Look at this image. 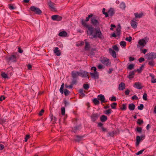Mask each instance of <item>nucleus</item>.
Returning a JSON list of instances; mask_svg holds the SVG:
<instances>
[{
  "mask_svg": "<svg viewBox=\"0 0 156 156\" xmlns=\"http://www.w3.org/2000/svg\"><path fill=\"white\" fill-rule=\"evenodd\" d=\"M64 93L66 96H67L69 94L70 92L67 89H65L64 90Z\"/></svg>",
  "mask_w": 156,
  "mask_h": 156,
  "instance_id": "obj_42",
  "label": "nucleus"
},
{
  "mask_svg": "<svg viewBox=\"0 0 156 156\" xmlns=\"http://www.w3.org/2000/svg\"><path fill=\"white\" fill-rule=\"evenodd\" d=\"M109 52L110 54L114 58H115L116 57V55L115 52L112 48H110L109 49Z\"/></svg>",
  "mask_w": 156,
  "mask_h": 156,
  "instance_id": "obj_13",
  "label": "nucleus"
},
{
  "mask_svg": "<svg viewBox=\"0 0 156 156\" xmlns=\"http://www.w3.org/2000/svg\"><path fill=\"white\" fill-rule=\"evenodd\" d=\"M1 76L3 78L6 79L8 78V76L7 74L5 72H2L1 73Z\"/></svg>",
  "mask_w": 156,
  "mask_h": 156,
  "instance_id": "obj_35",
  "label": "nucleus"
},
{
  "mask_svg": "<svg viewBox=\"0 0 156 156\" xmlns=\"http://www.w3.org/2000/svg\"><path fill=\"white\" fill-rule=\"evenodd\" d=\"M5 99V97L3 96H2L0 97V101H2Z\"/></svg>",
  "mask_w": 156,
  "mask_h": 156,
  "instance_id": "obj_64",
  "label": "nucleus"
},
{
  "mask_svg": "<svg viewBox=\"0 0 156 156\" xmlns=\"http://www.w3.org/2000/svg\"><path fill=\"white\" fill-rule=\"evenodd\" d=\"M117 103H113L111 105V107L112 109H115L116 108V106L117 105Z\"/></svg>",
  "mask_w": 156,
  "mask_h": 156,
  "instance_id": "obj_40",
  "label": "nucleus"
},
{
  "mask_svg": "<svg viewBox=\"0 0 156 156\" xmlns=\"http://www.w3.org/2000/svg\"><path fill=\"white\" fill-rule=\"evenodd\" d=\"M132 37L131 36H129V37H127L126 38L125 40L126 41H128L129 42H130L132 40Z\"/></svg>",
  "mask_w": 156,
  "mask_h": 156,
  "instance_id": "obj_52",
  "label": "nucleus"
},
{
  "mask_svg": "<svg viewBox=\"0 0 156 156\" xmlns=\"http://www.w3.org/2000/svg\"><path fill=\"white\" fill-rule=\"evenodd\" d=\"M125 87V85L124 83L121 82L119 85V90H123Z\"/></svg>",
  "mask_w": 156,
  "mask_h": 156,
  "instance_id": "obj_17",
  "label": "nucleus"
},
{
  "mask_svg": "<svg viewBox=\"0 0 156 156\" xmlns=\"http://www.w3.org/2000/svg\"><path fill=\"white\" fill-rule=\"evenodd\" d=\"M101 61L102 64L105 65L106 66H110L111 64L109 59L107 58L104 57Z\"/></svg>",
  "mask_w": 156,
  "mask_h": 156,
  "instance_id": "obj_6",
  "label": "nucleus"
},
{
  "mask_svg": "<svg viewBox=\"0 0 156 156\" xmlns=\"http://www.w3.org/2000/svg\"><path fill=\"white\" fill-rule=\"evenodd\" d=\"M88 73L86 71L82 70H80V72H79V76L83 78H89Z\"/></svg>",
  "mask_w": 156,
  "mask_h": 156,
  "instance_id": "obj_7",
  "label": "nucleus"
},
{
  "mask_svg": "<svg viewBox=\"0 0 156 156\" xmlns=\"http://www.w3.org/2000/svg\"><path fill=\"white\" fill-rule=\"evenodd\" d=\"M135 73L134 72L132 71L129 73V75L128 76V78L129 79H131L134 77V75Z\"/></svg>",
  "mask_w": 156,
  "mask_h": 156,
  "instance_id": "obj_26",
  "label": "nucleus"
},
{
  "mask_svg": "<svg viewBox=\"0 0 156 156\" xmlns=\"http://www.w3.org/2000/svg\"><path fill=\"white\" fill-rule=\"evenodd\" d=\"M77 78H72L71 83L73 85L76 84L77 82Z\"/></svg>",
  "mask_w": 156,
  "mask_h": 156,
  "instance_id": "obj_31",
  "label": "nucleus"
},
{
  "mask_svg": "<svg viewBox=\"0 0 156 156\" xmlns=\"http://www.w3.org/2000/svg\"><path fill=\"white\" fill-rule=\"evenodd\" d=\"M98 100L101 101V104L107 102V101H105V98L104 95L99 94L98 95Z\"/></svg>",
  "mask_w": 156,
  "mask_h": 156,
  "instance_id": "obj_10",
  "label": "nucleus"
},
{
  "mask_svg": "<svg viewBox=\"0 0 156 156\" xmlns=\"http://www.w3.org/2000/svg\"><path fill=\"white\" fill-rule=\"evenodd\" d=\"M51 19L53 20L60 21L62 19V17L58 15H53L51 16Z\"/></svg>",
  "mask_w": 156,
  "mask_h": 156,
  "instance_id": "obj_9",
  "label": "nucleus"
},
{
  "mask_svg": "<svg viewBox=\"0 0 156 156\" xmlns=\"http://www.w3.org/2000/svg\"><path fill=\"white\" fill-rule=\"evenodd\" d=\"M137 131L140 133H141L142 131V128L140 127H137L136 128Z\"/></svg>",
  "mask_w": 156,
  "mask_h": 156,
  "instance_id": "obj_53",
  "label": "nucleus"
},
{
  "mask_svg": "<svg viewBox=\"0 0 156 156\" xmlns=\"http://www.w3.org/2000/svg\"><path fill=\"white\" fill-rule=\"evenodd\" d=\"M115 10L111 8L108 11V13L109 16H112L115 14Z\"/></svg>",
  "mask_w": 156,
  "mask_h": 156,
  "instance_id": "obj_22",
  "label": "nucleus"
},
{
  "mask_svg": "<svg viewBox=\"0 0 156 156\" xmlns=\"http://www.w3.org/2000/svg\"><path fill=\"white\" fill-rule=\"evenodd\" d=\"M79 93L80 94V96H82V97L85 96V94L84 93V91L83 89H81L79 90Z\"/></svg>",
  "mask_w": 156,
  "mask_h": 156,
  "instance_id": "obj_32",
  "label": "nucleus"
},
{
  "mask_svg": "<svg viewBox=\"0 0 156 156\" xmlns=\"http://www.w3.org/2000/svg\"><path fill=\"white\" fill-rule=\"evenodd\" d=\"M83 136L77 135L76 136V138L75 140L76 141L79 142L83 139Z\"/></svg>",
  "mask_w": 156,
  "mask_h": 156,
  "instance_id": "obj_28",
  "label": "nucleus"
},
{
  "mask_svg": "<svg viewBox=\"0 0 156 156\" xmlns=\"http://www.w3.org/2000/svg\"><path fill=\"white\" fill-rule=\"evenodd\" d=\"M91 23L94 26H99L101 23V21L98 19L96 16H94L91 18Z\"/></svg>",
  "mask_w": 156,
  "mask_h": 156,
  "instance_id": "obj_2",
  "label": "nucleus"
},
{
  "mask_svg": "<svg viewBox=\"0 0 156 156\" xmlns=\"http://www.w3.org/2000/svg\"><path fill=\"white\" fill-rule=\"evenodd\" d=\"M148 38L146 37L143 39L139 40L138 41V44L140 46L144 47L148 42Z\"/></svg>",
  "mask_w": 156,
  "mask_h": 156,
  "instance_id": "obj_5",
  "label": "nucleus"
},
{
  "mask_svg": "<svg viewBox=\"0 0 156 156\" xmlns=\"http://www.w3.org/2000/svg\"><path fill=\"white\" fill-rule=\"evenodd\" d=\"M130 24L131 27L135 29L137 27V23L135 21H134L133 20H132L131 21Z\"/></svg>",
  "mask_w": 156,
  "mask_h": 156,
  "instance_id": "obj_18",
  "label": "nucleus"
},
{
  "mask_svg": "<svg viewBox=\"0 0 156 156\" xmlns=\"http://www.w3.org/2000/svg\"><path fill=\"white\" fill-rule=\"evenodd\" d=\"M143 15V13L142 12L139 13H138L137 12L134 13V15L136 18H141L142 17Z\"/></svg>",
  "mask_w": 156,
  "mask_h": 156,
  "instance_id": "obj_24",
  "label": "nucleus"
},
{
  "mask_svg": "<svg viewBox=\"0 0 156 156\" xmlns=\"http://www.w3.org/2000/svg\"><path fill=\"white\" fill-rule=\"evenodd\" d=\"M64 84L63 83L62 85L61 86V87L59 91L60 93L62 94H63V88H64Z\"/></svg>",
  "mask_w": 156,
  "mask_h": 156,
  "instance_id": "obj_38",
  "label": "nucleus"
},
{
  "mask_svg": "<svg viewBox=\"0 0 156 156\" xmlns=\"http://www.w3.org/2000/svg\"><path fill=\"white\" fill-rule=\"evenodd\" d=\"M98 116L97 113H93L90 116L91 120L92 122H95L98 118Z\"/></svg>",
  "mask_w": 156,
  "mask_h": 156,
  "instance_id": "obj_12",
  "label": "nucleus"
},
{
  "mask_svg": "<svg viewBox=\"0 0 156 156\" xmlns=\"http://www.w3.org/2000/svg\"><path fill=\"white\" fill-rule=\"evenodd\" d=\"M132 99L133 100H137L138 99V98L136 95H134L132 97Z\"/></svg>",
  "mask_w": 156,
  "mask_h": 156,
  "instance_id": "obj_62",
  "label": "nucleus"
},
{
  "mask_svg": "<svg viewBox=\"0 0 156 156\" xmlns=\"http://www.w3.org/2000/svg\"><path fill=\"white\" fill-rule=\"evenodd\" d=\"M8 59L9 61L12 62H15L16 61V55H12L9 57Z\"/></svg>",
  "mask_w": 156,
  "mask_h": 156,
  "instance_id": "obj_15",
  "label": "nucleus"
},
{
  "mask_svg": "<svg viewBox=\"0 0 156 156\" xmlns=\"http://www.w3.org/2000/svg\"><path fill=\"white\" fill-rule=\"evenodd\" d=\"M144 58L143 57H141L139 59V61L140 63H141L144 61Z\"/></svg>",
  "mask_w": 156,
  "mask_h": 156,
  "instance_id": "obj_60",
  "label": "nucleus"
},
{
  "mask_svg": "<svg viewBox=\"0 0 156 156\" xmlns=\"http://www.w3.org/2000/svg\"><path fill=\"white\" fill-rule=\"evenodd\" d=\"M82 25L84 28L87 29V33L91 39L98 38L103 39L104 37L100 29H96L92 26L87 24L83 20H82Z\"/></svg>",
  "mask_w": 156,
  "mask_h": 156,
  "instance_id": "obj_1",
  "label": "nucleus"
},
{
  "mask_svg": "<svg viewBox=\"0 0 156 156\" xmlns=\"http://www.w3.org/2000/svg\"><path fill=\"white\" fill-rule=\"evenodd\" d=\"M6 121L4 119H2L0 120V123L1 125H2L5 123Z\"/></svg>",
  "mask_w": 156,
  "mask_h": 156,
  "instance_id": "obj_57",
  "label": "nucleus"
},
{
  "mask_svg": "<svg viewBox=\"0 0 156 156\" xmlns=\"http://www.w3.org/2000/svg\"><path fill=\"white\" fill-rule=\"evenodd\" d=\"M114 131H112L111 132H109L108 133V134H109V135L110 136H111L112 137L114 134Z\"/></svg>",
  "mask_w": 156,
  "mask_h": 156,
  "instance_id": "obj_58",
  "label": "nucleus"
},
{
  "mask_svg": "<svg viewBox=\"0 0 156 156\" xmlns=\"http://www.w3.org/2000/svg\"><path fill=\"white\" fill-rule=\"evenodd\" d=\"M89 48V44L88 42H85V49L86 50H88Z\"/></svg>",
  "mask_w": 156,
  "mask_h": 156,
  "instance_id": "obj_36",
  "label": "nucleus"
},
{
  "mask_svg": "<svg viewBox=\"0 0 156 156\" xmlns=\"http://www.w3.org/2000/svg\"><path fill=\"white\" fill-rule=\"evenodd\" d=\"M67 34V33L66 31H63L60 32L58 34V35L62 37H65L66 36Z\"/></svg>",
  "mask_w": 156,
  "mask_h": 156,
  "instance_id": "obj_19",
  "label": "nucleus"
},
{
  "mask_svg": "<svg viewBox=\"0 0 156 156\" xmlns=\"http://www.w3.org/2000/svg\"><path fill=\"white\" fill-rule=\"evenodd\" d=\"M135 108V105L133 104H131L129 105L128 108L130 110H133Z\"/></svg>",
  "mask_w": 156,
  "mask_h": 156,
  "instance_id": "obj_25",
  "label": "nucleus"
},
{
  "mask_svg": "<svg viewBox=\"0 0 156 156\" xmlns=\"http://www.w3.org/2000/svg\"><path fill=\"white\" fill-rule=\"evenodd\" d=\"M44 109H42L39 112V115L40 116H41L43 115V114L44 113Z\"/></svg>",
  "mask_w": 156,
  "mask_h": 156,
  "instance_id": "obj_61",
  "label": "nucleus"
},
{
  "mask_svg": "<svg viewBox=\"0 0 156 156\" xmlns=\"http://www.w3.org/2000/svg\"><path fill=\"white\" fill-rule=\"evenodd\" d=\"M144 107V106L142 104H141L140 105V106H138L137 107L138 109L140 110H142L143 109Z\"/></svg>",
  "mask_w": 156,
  "mask_h": 156,
  "instance_id": "obj_45",
  "label": "nucleus"
},
{
  "mask_svg": "<svg viewBox=\"0 0 156 156\" xmlns=\"http://www.w3.org/2000/svg\"><path fill=\"white\" fill-rule=\"evenodd\" d=\"M144 151V149L142 150L139 151H138L137 153H136V154L137 155H139L140 154H141L143 151Z\"/></svg>",
  "mask_w": 156,
  "mask_h": 156,
  "instance_id": "obj_50",
  "label": "nucleus"
},
{
  "mask_svg": "<svg viewBox=\"0 0 156 156\" xmlns=\"http://www.w3.org/2000/svg\"><path fill=\"white\" fill-rule=\"evenodd\" d=\"M134 65L133 64H131L129 66L128 69L130 70H131L134 68Z\"/></svg>",
  "mask_w": 156,
  "mask_h": 156,
  "instance_id": "obj_48",
  "label": "nucleus"
},
{
  "mask_svg": "<svg viewBox=\"0 0 156 156\" xmlns=\"http://www.w3.org/2000/svg\"><path fill=\"white\" fill-rule=\"evenodd\" d=\"M120 109L122 110H125L126 109V104H123L120 107Z\"/></svg>",
  "mask_w": 156,
  "mask_h": 156,
  "instance_id": "obj_41",
  "label": "nucleus"
},
{
  "mask_svg": "<svg viewBox=\"0 0 156 156\" xmlns=\"http://www.w3.org/2000/svg\"><path fill=\"white\" fill-rule=\"evenodd\" d=\"M143 123V121L142 120H141L140 119L138 120L137 123L139 125H141Z\"/></svg>",
  "mask_w": 156,
  "mask_h": 156,
  "instance_id": "obj_51",
  "label": "nucleus"
},
{
  "mask_svg": "<svg viewBox=\"0 0 156 156\" xmlns=\"http://www.w3.org/2000/svg\"><path fill=\"white\" fill-rule=\"evenodd\" d=\"M112 111L111 109L109 108L108 109L105 111L104 113L107 115H109L112 113Z\"/></svg>",
  "mask_w": 156,
  "mask_h": 156,
  "instance_id": "obj_33",
  "label": "nucleus"
},
{
  "mask_svg": "<svg viewBox=\"0 0 156 156\" xmlns=\"http://www.w3.org/2000/svg\"><path fill=\"white\" fill-rule=\"evenodd\" d=\"M145 56L148 60L155 59L156 58V53L152 52L148 53L145 55Z\"/></svg>",
  "mask_w": 156,
  "mask_h": 156,
  "instance_id": "obj_3",
  "label": "nucleus"
},
{
  "mask_svg": "<svg viewBox=\"0 0 156 156\" xmlns=\"http://www.w3.org/2000/svg\"><path fill=\"white\" fill-rule=\"evenodd\" d=\"M133 86L134 87L138 89H141L143 87L142 83L139 82H136Z\"/></svg>",
  "mask_w": 156,
  "mask_h": 156,
  "instance_id": "obj_8",
  "label": "nucleus"
},
{
  "mask_svg": "<svg viewBox=\"0 0 156 156\" xmlns=\"http://www.w3.org/2000/svg\"><path fill=\"white\" fill-rule=\"evenodd\" d=\"M30 10L34 12L35 14L40 15L42 12L41 10L39 8L36 7L34 6H32L30 8Z\"/></svg>",
  "mask_w": 156,
  "mask_h": 156,
  "instance_id": "obj_4",
  "label": "nucleus"
},
{
  "mask_svg": "<svg viewBox=\"0 0 156 156\" xmlns=\"http://www.w3.org/2000/svg\"><path fill=\"white\" fill-rule=\"evenodd\" d=\"M130 92V90L127 89L125 91V93L126 95H128L129 94Z\"/></svg>",
  "mask_w": 156,
  "mask_h": 156,
  "instance_id": "obj_63",
  "label": "nucleus"
},
{
  "mask_svg": "<svg viewBox=\"0 0 156 156\" xmlns=\"http://www.w3.org/2000/svg\"><path fill=\"white\" fill-rule=\"evenodd\" d=\"M148 64L151 66H153L154 65V62L153 60L149 61L148 62Z\"/></svg>",
  "mask_w": 156,
  "mask_h": 156,
  "instance_id": "obj_44",
  "label": "nucleus"
},
{
  "mask_svg": "<svg viewBox=\"0 0 156 156\" xmlns=\"http://www.w3.org/2000/svg\"><path fill=\"white\" fill-rule=\"evenodd\" d=\"M73 84H72L71 83V84L69 86L67 85L66 84L65 85L66 87L67 88H72L73 87Z\"/></svg>",
  "mask_w": 156,
  "mask_h": 156,
  "instance_id": "obj_55",
  "label": "nucleus"
},
{
  "mask_svg": "<svg viewBox=\"0 0 156 156\" xmlns=\"http://www.w3.org/2000/svg\"><path fill=\"white\" fill-rule=\"evenodd\" d=\"M65 113V109L64 107H62L61 108V113L62 115H64Z\"/></svg>",
  "mask_w": 156,
  "mask_h": 156,
  "instance_id": "obj_46",
  "label": "nucleus"
},
{
  "mask_svg": "<svg viewBox=\"0 0 156 156\" xmlns=\"http://www.w3.org/2000/svg\"><path fill=\"white\" fill-rule=\"evenodd\" d=\"M9 8L11 10L14 9L15 8L12 4L9 5Z\"/></svg>",
  "mask_w": 156,
  "mask_h": 156,
  "instance_id": "obj_54",
  "label": "nucleus"
},
{
  "mask_svg": "<svg viewBox=\"0 0 156 156\" xmlns=\"http://www.w3.org/2000/svg\"><path fill=\"white\" fill-rule=\"evenodd\" d=\"M54 52L57 56H60L61 55V52L60 51L58 50V47H56L54 49Z\"/></svg>",
  "mask_w": 156,
  "mask_h": 156,
  "instance_id": "obj_20",
  "label": "nucleus"
},
{
  "mask_svg": "<svg viewBox=\"0 0 156 156\" xmlns=\"http://www.w3.org/2000/svg\"><path fill=\"white\" fill-rule=\"evenodd\" d=\"M93 102L96 105H98L100 103L99 101L96 98H95L93 100Z\"/></svg>",
  "mask_w": 156,
  "mask_h": 156,
  "instance_id": "obj_34",
  "label": "nucleus"
},
{
  "mask_svg": "<svg viewBox=\"0 0 156 156\" xmlns=\"http://www.w3.org/2000/svg\"><path fill=\"white\" fill-rule=\"evenodd\" d=\"M150 76L151 77V82L152 83H156V79L154 78V75L151 73L150 74Z\"/></svg>",
  "mask_w": 156,
  "mask_h": 156,
  "instance_id": "obj_27",
  "label": "nucleus"
},
{
  "mask_svg": "<svg viewBox=\"0 0 156 156\" xmlns=\"http://www.w3.org/2000/svg\"><path fill=\"white\" fill-rule=\"evenodd\" d=\"M126 42L124 41H122L120 43V45L124 47L126 46Z\"/></svg>",
  "mask_w": 156,
  "mask_h": 156,
  "instance_id": "obj_43",
  "label": "nucleus"
},
{
  "mask_svg": "<svg viewBox=\"0 0 156 156\" xmlns=\"http://www.w3.org/2000/svg\"><path fill=\"white\" fill-rule=\"evenodd\" d=\"M93 16V15L92 14H90V15H88V17H87L86 18V19L85 20H83V19H82L81 20V22H82V20H83L85 21V22L86 23V22H87V21H89V19L90 18L92 17Z\"/></svg>",
  "mask_w": 156,
  "mask_h": 156,
  "instance_id": "obj_30",
  "label": "nucleus"
},
{
  "mask_svg": "<svg viewBox=\"0 0 156 156\" xmlns=\"http://www.w3.org/2000/svg\"><path fill=\"white\" fill-rule=\"evenodd\" d=\"M112 48L115 51H118L119 50V48L116 45H113L112 46Z\"/></svg>",
  "mask_w": 156,
  "mask_h": 156,
  "instance_id": "obj_47",
  "label": "nucleus"
},
{
  "mask_svg": "<svg viewBox=\"0 0 156 156\" xmlns=\"http://www.w3.org/2000/svg\"><path fill=\"white\" fill-rule=\"evenodd\" d=\"M120 29L121 28L120 26L119 27H117L116 29V34L118 36H119L121 34Z\"/></svg>",
  "mask_w": 156,
  "mask_h": 156,
  "instance_id": "obj_29",
  "label": "nucleus"
},
{
  "mask_svg": "<svg viewBox=\"0 0 156 156\" xmlns=\"http://www.w3.org/2000/svg\"><path fill=\"white\" fill-rule=\"evenodd\" d=\"M30 137V135H27L26 136V137L25 138V141L27 142V140Z\"/></svg>",
  "mask_w": 156,
  "mask_h": 156,
  "instance_id": "obj_59",
  "label": "nucleus"
},
{
  "mask_svg": "<svg viewBox=\"0 0 156 156\" xmlns=\"http://www.w3.org/2000/svg\"><path fill=\"white\" fill-rule=\"evenodd\" d=\"M71 75L72 78H78V77L79 76V72L73 70L71 72Z\"/></svg>",
  "mask_w": 156,
  "mask_h": 156,
  "instance_id": "obj_11",
  "label": "nucleus"
},
{
  "mask_svg": "<svg viewBox=\"0 0 156 156\" xmlns=\"http://www.w3.org/2000/svg\"><path fill=\"white\" fill-rule=\"evenodd\" d=\"M110 100L112 101H115L116 100V98L114 96H112L111 98L110 99Z\"/></svg>",
  "mask_w": 156,
  "mask_h": 156,
  "instance_id": "obj_56",
  "label": "nucleus"
},
{
  "mask_svg": "<svg viewBox=\"0 0 156 156\" xmlns=\"http://www.w3.org/2000/svg\"><path fill=\"white\" fill-rule=\"evenodd\" d=\"M90 75L94 79H97L98 78V74L97 72H95L94 73H90Z\"/></svg>",
  "mask_w": 156,
  "mask_h": 156,
  "instance_id": "obj_16",
  "label": "nucleus"
},
{
  "mask_svg": "<svg viewBox=\"0 0 156 156\" xmlns=\"http://www.w3.org/2000/svg\"><path fill=\"white\" fill-rule=\"evenodd\" d=\"M142 140L141 138L139 136H137L136 137V145L137 146L139 145L140 140Z\"/></svg>",
  "mask_w": 156,
  "mask_h": 156,
  "instance_id": "obj_21",
  "label": "nucleus"
},
{
  "mask_svg": "<svg viewBox=\"0 0 156 156\" xmlns=\"http://www.w3.org/2000/svg\"><path fill=\"white\" fill-rule=\"evenodd\" d=\"M48 5L52 11H54L55 10V7L54 3L51 2V1L48 2Z\"/></svg>",
  "mask_w": 156,
  "mask_h": 156,
  "instance_id": "obj_14",
  "label": "nucleus"
},
{
  "mask_svg": "<svg viewBox=\"0 0 156 156\" xmlns=\"http://www.w3.org/2000/svg\"><path fill=\"white\" fill-rule=\"evenodd\" d=\"M147 95L146 93H144L143 96V98L144 100H147Z\"/></svg>",
  "mask_w": 156,
  "mask_h": 156,
  "instance_id": "obj_49",
  "label": "nucleus"
},
{
  "mask_svg": "<svg viewBox=\"0 0 156 156\" xmlns=\"http://www.w3.org/2000/svg\"><path fill=\"white\" fill-rule=\"evenodd\" d=\"M126 7L124 3L122 2L120 4V7L122 9H124Z\"/></svg>",
  "mask_w": 156,
  "mask_h": 156,
  "instance_id": "obj_39",
  "label": "nucleus"
},
{
  "mask_svg": "<svg viewBox=\"0 0 156 156\" xmlns=\"http://www.w3.org/2000/svg\"><path fill=\"white\" fill-rule=\"evenodd\" d=\"M100 120L102 122H105L107 119V117L104 115H102L100 117Z\"/></svg>",
  "mask_w": 156,
  "mask_h": 156,
  "instance_id": "obj_23",
  "label": "nucleus"
},
{
  "mask_svg": "<svg viewBox=\"0 0 156 156\" xmlns=\"http://www.w3.org/2000/svg\"><path fill=\"white\" fill-rule=\"evenodd\" d=\"M83 87L86 90H88L89 88V85L88 84H85L83 85Z\"/></svg>",
  "mask_w": 156,
  "mask_h": 156,
  "instance_id": "obj_37",
  "label": "nucleus"
}]
</instances>
